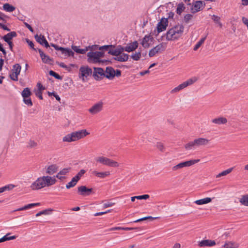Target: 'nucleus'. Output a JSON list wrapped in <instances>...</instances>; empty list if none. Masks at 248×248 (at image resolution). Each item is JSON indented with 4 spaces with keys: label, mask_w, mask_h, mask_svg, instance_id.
<instances>
[{
    "label": "nucleus",
    "mask_w": 248,
    "mask_h": 248,
    "mask_svg": "<svg viewBox=\"0 0 248 248\" xmlns=\"http://www.w3.org/2000/svg\"><path fill=\"white\" fill-rule=\"evenodd\" d=\"M138 45L139 44L137 41L128 44L124 47L121 45H118L116 46L115 49H110L108 53L113 56H118L123 52L124 51H125L127 52H133L138 48Z\"/></svg>",
    "instance_id": "nucleus-2"
},
{
    "label": "nucleus",
    "mask_w": 248,
    "mask_h": 248,
    "mask_svg": "<svg viewBox=\"0 0 248 248\" xmlns=\"http://www.w3.org/2000/svg\"><path fill=\"white\" fill-rule=\"evenodd\" d=\"M56 63L59 65L60 67L64 68L67 70L68 69V67L63 62H56Z\"/></svg>",
    "instance_id": "nucleus-61"
},
{
    "label": "nucleus",
    "mask_w": 248,
    "mask_h": 248,
    "mask_svg": "<svg viewBox=\"0 0 248 248\" xmlns=\"http://www.w3.org/2000/svg\"><path fill=\"white\" fill-rule=\"evenodd\" d=\"M36 41L42 46H44L46 48L49 47V45L44 36L36 34L34 36Z\"/></svg>",
    "instance_id": "nucleus-15"
},
{
    "label": "nucleus",
    "mask_w": 248,
    "mask_h": 248,
    "mask_svg": "<svg viewBox=\"0 0 248 248\" xmlns=\"http://www.w3.org/2000/svg\"><path fill=\"white\" fill-rule=\"evenodd\" d=\"M93 174L100 178H104L106 177L109 175L110 172L108 171L105 172H98L97 171H93Z\"/></svg>",
    "instance_id": "nucleus-27"
},
{
    "label": "nucleus",
    "mask_w": 248,
    "mask_h": 248,
    "mask_svg": "<svg viewBox=\"0 0 248 248\" xmlns=\"http://www.w3.org/2000/svg\"><path fill=\"white\" fill-rule=\"evenodd\" d=\"M93 77L96 80H99L105 77V74L103 68L100 67H94Z\"/></svg>",
    "instance_id": "nucleus-9"
},
{
    "label": "nucleus",
    "mask_w": 248,
    "mask_h": 248,
    "mask_svg": "<svg viewBox=\"0 0 248 248\" xmlns=\"http://www.w3.org/2000/svg\"><path fill=\"white\" fill-rule=\"evenodd\" d=\"M37 146V143L34 140H30L28 143V146L30 148L35 147Z\"/></svg>",
    "instance_id": "nucleus-55"
},
{
    "label": "nucleus",
    "mask_w": 248,
    "mask_h": 248,
    "mask_svg": "<svg viewBox=\"0 0 248 248\" xmlns=\"http://www.w3.org/2000/svg\"><path fill=\"white\" fill-rule=\"evenodd\" d=\"M86 170H81L76 175L78 176L80 178L85 173Z\"/></svg>",
    "instance_id": "nucleus-60"
},
{
    "label": "nucleus",
    "mask_w": 248,
    "mask_h": 248,
    "mask_svg": "<svg viewBox=\"0 0 248 248\" xmlns=\"http://www.w3.org/2000/svg\"><path fill=\"white\" fill-rule=\"evenodd\" d=\"M196 146L207 145L209 142V140L205 139L200 138L194 140Z\"/></svg>",
    "instance_id": "nucleus-24"
},
{
    "label": "nucleus",
    "mask_w": 248,
    "mask_h": 248,
    "mask_svg": "<svg viewBox=\"0 0 248 248\" xmlns=\"http://www.w3.org/2000/svg\"><path fill=\"white\" fill-rule=\"evenodd\" d=\"M168 25V18L162 17L157 24V31L158 33L166 30Z\"/></svg>",
    "instance_id": "nucleus-13"
},
{
    "label": "nucleus",
    "mask_w": 248,
    "mask_h": 248,
    "mask_svg": "<svg viewBox=\"0 0 248 248\" xmlns=\"http://www.w3.org/2000/svg\"><path fill=\"white\" fill-rule=\"evenodd\" d=\"M21 67L19 64H16L13 66V71L15 73V79L14 81L18 80V76L19 75L21 71Z\"/></svg>",
    "instance_id": "nucleus-23"
},
{
    "label": "nucleus",
    "mask_w": 248,
    "mask_h": 248,
    "mask_svg": "<svg viewBox=\"0 0 248 248\" xmlns=\"http://www.w3.org/2000/svg\"><path fill=\"white\" fill-rule=\"evenodd\" d=\"M204 2L201 0H197L193 3L192 7L191 8V13L195 14L202 10L205 7Z\"/></svg>",
    "instance_id": "nucleus-10"
},
{
    "label": "nucleus",
    "mask_w": 248,
    "mask_h": 248,
    "mask_svg": "<svg viewBox=\"0 0 248 248\" xmlns=\"http://www.w3.org/2000/svg\"><path fill=\"white\" fill-rule=\"evenodd\" d=\"M23 102L25 104H26L28 106H32V102L30 97L28 98H23Z\"/></svg>",
    "instance_id": "nucleus-49"
},
{
    "label": "nucleus",
    "mask_w": 248,
    "mask_h": 248,
    "mask_svg": "<svg viewBox=\"0 0 248 248\" xmlns=\"http://www.w3.org/2000/svg\"><path fill=\"white\" fill-rule=\"evenodd\" d=\"M46 173L50 175H53L59 169V167L56 164H51L46 168Z\"/></svg>",
    "instance_id": "nucleus-17"
},
{
    "label": "nucleus",
    "mask_w": 248,
    "mask_h": 248,
    "mask_svg": "<svg viewBox=\"0 0 248 248\" xmlns=\"http://www.w3.org/2000/svg\"><path fill=\"white\" fill-rule=\"evenodd\" d=\"M57 180L55 176H43L40 177L33 182L30 186L31 188L33 190H38L46 186H50L54 185Z\"/></svg>",
    "instance_id": "nucleus-1"
},
{
    "label": "nucleus",
    "mask_w": 248,
    "mask_h": 248,
    "mask_svg": "<svg viewBox=\"0 0 248 248\" xmlns=\"http://www.w3.org/2000/svg\"><path fill=\"white\" fill-rule=\"evenodd\" d=\"M79 72L80 75L79 77L80 78H82L83 81H84V77L87 78L88 76L91 75L92 70V69L89 68L88 66H81L79 68Z\"/></svg>",
    "instance_id": "nucleus-12"
},
{
    "label": "nucleus",
    "mask_w": 248,
    "mask_h": 248,
    "mask_svg": "<svg viewBox=\"0 0 248 248\" xmlns=\"http://www.w3.org/2000/svg\"><path fill=\"white\" fill-rule=\"evenodd\" d=\"M76 185L73 182V181H71L70 182L68 183L66 185V188L67 189H69L71 187H73L75 186Z\"/></svg>",
    "instance_id": "nucleus-56"
},
{
    "label": "nucleus",
    "mask_w": 248,
    "mask_h": 248,
    "mask_svg": "<svg viewBox=\"0 0 248 248\" xmlns=\"http://www.w3.org/2000/svg\"><path fill=\"white\" fill-rule=\"evenodd\" d=\"M183 168L182 165V164L181 163H179L178 164L175 165V166H174L172 168V170L173 171H176V170H180V169H181Z\"/></svg>",
    "instance_id": "nucleus-54"
},
{
    "label": "nucleus",
    "mask_w": 248,
    "mask_h": 248,
    "mask_svg": "<svg viewBox=\"0 0 248 248\" xmlns=\"http://www.w3.org/2000/svg\"><path fill=\"white\" fill-rule=\"evenodd\" d=\"M52 211V210L50 209H46L43 211H41L38 213L36 214V217H39L42 215H48L50 214V212H51Z\"/></svg>",
    "instance_id": "nucleus-44"
},
{
    "label": "nucleus",
    "mask_w": 248,
    "mask_h": 248,
    "mask_svg": "<svg viewBox=\"0 0 248 248\" xmlns=\"http://www.w3.org/2000/svg\"><path fill=\"white\" fill-rule=\"evenodd\" d=\"M71 48L74 50V51H75V52H76V53L78 54L79 51V49H80V48H79V46H74V45H72L71 46Z\"/></svg>",
    "instance_id": "nucleus-62"
},
{
    "label": "nucleus",
    "mask_w": 248,
    "mask_h": 248,
    "mask_svg": "<svg viewBox=\"0 0 248 248\" xmlns=\"http://www.w3.org/2000/svg\"><path fill=\"white\" fill-rule=\"evenodd\" d=\"M114 204H115V203H114V202H108L107 203H105L103 204V206H104V208H108V207H111V206H113Z\"/></svg>",
    "instance_id": "nucleus-59"
},
{
    "label": "nucleus",
    "mask_w": 248,
    "mask_h": 248,
    "mask_svg": "<svg viewBox=\"0 0 248 248\" xmlns=\"http://www.w3.org/2000/svg\"><path fill=\"white\" fill-rule=\"evenodd\" d=\"M16 186L13 184H9L5 186H4L0 187V189L1 191V192L2 193L3 192L6 191V190H10L13 189Z\"/></svg>",
    "instance_id": "nucleus-39"
},
{
    "label": "nucleus",
    "mask_w": 248,
    "mask_h": 248,
    "mask_svg": "<svg viewBox=\"0 0 248 248\" xmlns=\"http://www.w3.org/2000/svg\"><path fill=\"white\" fill-rule=\"evenodd\" d=\"M156 147L161 152H164L165 150L164 144L161 142H157L156 143Z\"/></svg>",
    "instance_id": "nucleus-46"
},
{
    "label": "nucleus",
    "mask_w": 248,
    "mask_h": 248,
    "mask_svg": "<svg viewBox=\"0 0 248 248\" xmlns=\"http://www.w3.org/2000/svg\"><path fill=\"white\" fill-rule=\"evenodd\" d=\"M58 51L60 52L57 53V55L61 58H66L69 57H73L74 56V52L69 48L60 46Z\"/></svg>",
    "instance_id": "nucleus-7"
},
{
    "label": "nucleus",
    "mask_w": 248,
    "mask_h": 248,
    "mask_svg": "<svg viewBox=\"0 0 248 248\" xmlns=\"http://www.w3.org/2000/svg\"><path fill=\"white\" fill-rule=\"evenodd\" d=\"M192 17L193 16L192 15L186 14L184 16V21L186 23H188Z\"/></svg>",
    "instance_id": "nucleus-48"
},
{
    "label": "nucleus",
    "mask_w": 248,
    "mask_h": 248,
    "mask_svg": "<svg viewBox=\"0 0 248 248\" xmlns=\"http://www.w3.org/2000/svg\"><path fill=\"white\" fill-rule=\"evenodd\" d=\"M233 168H229L226 170H225L222 171L221 172L219 173L216 176V178H219L221 176H224L227 175V174L231 173L232 171V170H233Z\"/></svg>",
    "instance_id": "nucleus-33"
},
{
    "label": "nucleus",
    "mask_w": 248,
    "mask_h": 248,
    "mask_svg": "<svg viewBox=\"0 0 248 248\" xmlns=\"http://www.w3.org/2000/svg\"><path fill=\"white\" fill-rule=\"evenodd\" d=\"M149 195L148 194H144L142 195L137 196L134 197H132L131 198V200L132 202H134L135 199L137 200H146L149 198Z\"/></svg>",
    "instance_id": "nucleus-32"
},
{
    "label": "nucleus",
    "mask_w": 248,
    "mask_h": 248,
    "mask_svg": "<svg viewBox=\"0 0 248 248\" xmlns=\"http://www.w3.org/2000/svg\"><path fill=\"white\" fill-rule=\"evenodd\" d=\"M205 37H203V38H202L201 39V40L198 41L197 44H196V45L194 46V50L196 51L201 46V45L204 43L205 40Z\"/></svg>",
    "instance_id": "nucleus-43"
},
{
    "label": "nucleus",
    "mask_w": 248,
    "mask_h": 248,
    "mask_svg": "<svg viewBox=\"0 0 248 248\" xmlns=\"http://www.w3.org/2000/svg\"><path fill=\"white\" fill-rule=\"evenodd\" d=\"M103 103L102 101H99L98 103L94 104L89 109V112L94 115L100 112L103 109Z\"/></svg>",
    "instance_id": "nucleus-11"
},
{
    "label": "nucleus",
    "mask_w": 248,
    "mask_h": 248,
    "mask_svg": "<svg viewBox=\"0 0 248 248\" xmlns=\"http://www.w3.org/2000/svg\"><path fill=\"white\" fill-rule=\"evenodd\" d=\"M213 123L217 124H225L227 122V119L223 117H218L212 120Z\"/></svg>",
    "instance_id": "nucleus-25"
},
{
    "label": "nucleus",
    "mask_w": 248,
    "mask_h": 248,
    "mask_svg": "<svg viewBox=\"0 0 248 248\" xmlns=\"http://www.w3.org/2000/svg\"><path fill=\"white\" fill-rule=\"evenodd\" d=\"M17 36V33L16 31H11L6 35H4L2 38L6 43L12 42L11 40L14 37Z\"/></svg>",
    "instance_id": "nucleus-20"
},
{
    "label": "nucleus",
    "mask_w": 248,
    "mask_h": 248,
    "mask_svg": "<svg viewBox=\"0 0 248 248\" xmlns=\"http://www.w3.org/2000/svg\"><path fill=\"white\" fill-rule=\"evenodd\" d=\"M71 168H64L59 171V174L63 175H66L69 172Z\"/></svg>",
    "instance_id": "nucleus-51"
},
{
    "label": "nucleus",
    "mask_w": 248,
    "mask_h": 248,
    "mask_svg": "<svg viewBox=\"0 0 248 248\" xmlns=\"http://www.w3.org/2000/svg\"><path fill=\"white\" fill-rule=\"evenodd\" d=\"M87 47H88V50L91 49V50H94L98 48H99V46L97 45H94L92 46H87Z\"/></svg>",
    "instance_id": "nucleus-58"
},
{
    "label": "nucleus",
    "mask_w": 248,
    "mask_h": 248,
    "mask_svg": "<svg viewBox=\"0 0 248 248\" xmlns=\"http://www.w3.org/2000/svg\"><path fill=\"white\" fill-rule=\"evenodd\" d=\"M240 202L242 205L248 206V194L243 195L240 200Z\"/></svg>",
    "instance_id": "nucleus-34"
},
{
    "label": "nucleus",
    "mask_w": 248,
    "mask_h": 248,
    "mask_svg": "<svg viewBox=\"0 0 248 248\" xmlns=\"http://www.w3.org/2000/svg\"><path fill=\"white\" fill-rule=\"evenodd\" d=\"M26 41L28 44L29 46L31 48H32L34 50H35V51L38 50V49H36L34 47V44L29 39H26Z\"/></svg>",
    "instance_id": "nucleus-53"
},
{
    "label": "nucleus",
    "mask_w": 248,
    "mask_h": 248,
    "mask_svg": "<svg viewBox=\"0 0 248 248\" xmlns=\"http://www.w3.org/2000/svg\"><path fill=\"white\" fill-rule=\"evenodd\" d=\"M10 234H11V233H10V232L8 233L5 235L3 236L2 237V239H3L4 242L6 241L14 240V239H15L16 238V235H13V236L9 237L8 236L9 235H10Z\"/></svg>",
    "instance_id": "nucleus-42"
},
{
    "label": "nucleus",
    "mask_w": 248,
    "mask_h": 248,
    "mask_svg": "<svg viewBox=\"0 0 248 248\" xmlns=\"http://www.w3.org/2000/svg\"><path fill=\"white\" fill-rule=\"evenodd\" d=\"M115 76V71L111 67H107L106 69L105 77L108 79H112Z\"/></svg>",
    "instance_id": "nucleus-18"
},
{
    "label": "nucleus",
    "mask_w": 248,
    "mask_h": 248,
    "mask_svg": "<svg viewBox=\"0 0 248 248\" xmlns=\"http://www.w3.org/2000/svg\"><path fill=\"white\" fill-rule=\"evenodd\" d=\"M3 9L6 12H12L16 9V8L14 6L6 3L3 4Z\"/></svg>",
    "instance_id": "nucleus-29"
},
{
    "label": "nucleus",
    "mask_w": 248,
    "mask_h": 248,
    "mask_svg": "<svg viewBox=\"0 0 248 248\" xmlns=\"http://www.w3.org/2000/svg\"><path fill=\"white\" fill-rule=\"evenodd\" d=\"M195 146H196V145L194 140L193 141L188 142L185 145V147L187 150H191Z\"/></svg>",
    "instance_id": "nucleus-37"
},
{
    "label": "nucleus",
    "mask_w": 248,
    "mask_h": 248,
    "mask_svg": "<svg viewBox=\"0 0 248 248\" xmlns=\"http://www.w3.org/2000/svg\"><path fill=\"white\" fill-rule=\"evenodd\" d=\"M200 161V159H193L181 162L183 168L190 167Z\"/></svg>",
    "instance_id": "nucleus-26"
},
{
    "label": "nucleus",
    "mask_w": 248,
    "mask_h": 248,
    "mask_svg": "<svg viewBox=\"0 0 248 248\" xmlns=\"http://www.w3.org/2000/svg\"><path fill=\"white\" fill-rule=\"evenodd\" d=\"M216 245V242L214 240H203L200 242L199 246L201 247H211Z\"/></svg>",
    "instance_id": "nucleus-22"
},
{
    "label": "nucleus",
    "mask_w": 248,
    "mask_h": 248,
    "mask_svg": "<svg viewBox=\"0 0 248 248\" xmlns=\"http://www.w3.org/2000/svg\"><path fill=\"white\" fill-rule=\"evenodd\" d=\"M87 55L88 57V61L98 62H101L99 58L104 57V53L101 51L89 52Z\"/></svg>",
    "instance_id": "nucleus-6"
},
{
    "label": "nucleus",
    "mask_w": 248,
    "mask_h": 248,
    "mask_svg": "<svg viewBox=\"0 0 248 248\" xmlns=\"http://www.w3.org/2000/svg\"><path fill=\"white\" fill-rule=\"evenodd\" d=\"M49 74L50 76L54 77L56 79H62V77L61 76L52 70L49 71Z\"/></svg>",
    "instance_id": "nucleus-47"
},
{
    "label": "nucleus",
    "mask_w": 248,
    "mask_h": 248,
    "mask_svg": "<svg viewBox=\"0 0 248 248\" xmlns=\"http://www.w3.org/2000/svg\"><path fill=\"white\" fill-rule=\"evenodd\" d=\"M197 80V78H191L190 79H188L187 80L184 82L183 83L184 86L185 88L187 86L192 85L194 82H195Z\"/></svg>",
    "instance_id": "nucleus-35"
},
{
    "label": "nucleus",
    "mask_w": 248,
    "mask_h": 248,
    "mask_svg": "<svg viewBox=\"0 0 248 248\" xmlns=\"http://www.w3.org/2000/svg\"><path fill=\"white\" fill-rule=\"evenodd\" d=\"M186 9V7L184 5V4L183 2L180 3L177 5V7L176 9V13L180 15Z\"/></svg>",
    "instance_id": "nucleus-31"
},
{
    "label": "nucleus",
    "mask_w": 248,
    "mask_h": 248,
    "mask_svg": "<svg viewBox=\"0 0 248 248\" xmlns=\"http://www.w3.org/2000/svg\"><path fill=\"white\" fill-rule=\"evenodd\" d=\"M184 88H185V87H184L183 83H181L179 86H178L177 87H176L174 88L173 89H172L170 93H174L178 92L179 91H180V90H181Z\"/></svg>",
    "instance_id": "nucleus-45"
},
{
    "label": "nucleus",
    "mask_w": 248,
    "mask_h": 248,
    "mask_svg": "<svg viewBox=\"0 0 248 248\" xmlns=\"http://www.w3.org/2000/svg\"><path fill=\"white\" fill-rule=\"evenodd\" d=\"M197 80V78H191L190 79H188L187 80L184 82L183 83L184 86L185 88L187 86L192 85L194 82H195Z\"/></svg>",
    "instance_id": "nucleus-36"
},
{
    "label": "nucleus",
    "mask_w": 248,
    "mask_h": 248,
    "mask_svg": "<svg viewBox=\"0 0 248 248\" xmlns=\"http://www.w3.org/2000/svg\"><path fill=\"white\" fill-rule=\"evenodd\" d=\"M141 56V53L140 51H139L138 52H136L134 54H132L131 55V58L134 61H139Z\"/></svg>",
    "instance_id": "nucleus-41"
},
{
    "label": "nucleus",
    "mask_w": 248,
    "mask_h": 248,
    "mask_svg": "<svg viewBox=\"0 0 248 248\" xmlns=\"http://www.w3.org/2000/svg\"><path fill=\"white\" fill-rule=\"evenodd\" d=\"M115 56V57L113 58V59L121 62H126L128 60L129 58V55L123 52L120 54V55Z\"/></svg>",
    "instance_id": "nucleus-21"
},
{
    "label": "nucleus",
    "mask_w": 248,
    "mask_h": 248,
    "mask_svg": "<svg viewBox=\"0 0 248 248\" xmlns=\"http://www.w3.org/2000/svg\"><path fill=\"white\" fill-rule=\"evenodd\" d=\"M116 47V46L113 45H104L101 46L99 47V50H110L111 49H115ZM109 50H108L109 51Z\"/></svg>",
    "instance_id": "nucleus-38"
},
{
    "label": "nucleus",
    "mask_w": 248,
    "mask_h": 248,
    "mask_svg": "<svg viewBox=\"0 0 248 248\" xmlns=\"http://www.w3.org/2000/svg\"><path fill=\"white\" fill-rule=\"evenodd\" d=\"M223 247L224 248H237L238 245L236 243L229 242L228 243H226L224 245Z\"/></svg>",
    "instance_id": "nucleus-40"
},
{
    "label": "nucleus",
    "mask_w": 248,
    "mask_h": 248,
    "mask_svg": "<svg viewBox=\"0 0 248 248\" xmlns=\"http://www.w3.org/2000/svg\"><path fill=\"white\" fill-rule=\"evenodd\" d=\"M89 133L85 129H82L81 130L72 132L66 135L63 138V141L66 142H71L78 140L80 139H82L87 135H89Z\"/></svg>",
    "instance_id": "nucleus-4"
},
{
    "label": "nucleus",
    "mask_w": 248,
    "mask_h": 248,
    "mask_svg": "<svg viewBox=\"0 0 248 248\" xmlns=\"http://www.w3.org/2000/svg\"><path fill=\"white\" fill-rule=\"evenodd\" d=\"M35 95L38 97L40 99L42 100L43 99L42 96V92H40V91H36L35 92Z\"/></svg>",
    "instance_id": "nucleus-57"
},
{
    "label": "nucleus",
    "mask_w": 248,
    "mask_h": 248,
    "mask_svg": "<svg viewBox=\"0 0 248 248\" xmlns=\"http://www.w3.org/2000/svg\"><path fill=\"white\" fill-rule=\"evenodd\" d=\"M212 19L216 22L219 23L220 20V17L216 15H213L212 16Z\"/></svg>",
    "instance_id": "nucleus-64"
},
{
    "label": "nucleus",
    "mask_w": 248,
    "mask_h": 248,
    "mask_svg": "<svg viewBox=\"0 0 248 248\" xmlns=\"http://www.w3.org/2000/svg\"><path fill=\"white\" fill-rule=\"evenodd\" d=\"M166 49V45L163 43H160L151 49L149 53L150 57L154 56L156 54L161 53L164 51Z\"/></svg>",
    "instance_id": "nucleus-8"
},
{
    "label": "nucleus",
    "mask_w": 248,
    "mask_h": 248,
    "mask_svg": "<svg viewBox=\"0 0 248 248\" xmlns=\"http://www.w3.org/2000/svg\"><path fill=\"white\" fill-rule=\"evenodd\" d=\"M78 192L82 196H89L93 192V188H89L85 186H81L78 187Z\"/></svg>",
    "instance_id": "nucleus-14"
},
{
    "label": "nucleus",
    "mask_w": 248,
    "mask_h": 248,
    "mask_svg": "<svg viewBox=\"0 0 248 248\" xmlns=\"http://www.w3.org/2000/svg\"><path fill=\"white\" fill-rule=\"evenodd\" d=\"M31 94V93L29 88H25L21 93L23 98H28Z\"/></svg>",
    "instance_id": "nucleus-30"
},
{
    "label": "nucleus",
    "mask_w": 248,
    "mask_h": 248,
    "mask_svg": "<svg viewBox=\"0 0 248 248\" xmlns=\"http://www.w3.org/2000/svg\"><path fill=\"white\" fill-rule=\"evenodd\" d=\"M95 160L97 163L108 167H117L119 166L117 162L104 156L96 157L95 158Z\"/></svg>",
    "instance_id": "nucleus-5"
},
{
    "label": "nucleus",
    "mask_w": 248,
    "mask_h": 248,
    "mask_svg": "<svg viewBox=\"0 0 248 248\" xmlns=\"http://www.w3.org/2000/svg\"><path fill=\"white\" fill-rule=\"evenodd\" d=\"M184 27L182 24H178L172 27L166 33V39L172 41L178 39L182 35Z\"/></svg>",
    "instance_id": "nucleus-3"
},
{
    "label": "nucleus",
    "mask_w": 248,
    "mask_h": 248,
    "mask_svg": "<svg viewBox=\"0 0 248 248\" xmlns=\"http://www.w3.org/2000/svg\"><path fill=\"white\" fill-rule=\"evenodd\" d=\"M40 205V203L37 202V203H30L28 204L27 205H25V208L26 210L31 208L33 207L39 206Z\"/></svg>",
    "instance_id": "nucleus-52"
},
{
    "label": "nucleus",
    "mask_w": 248,
    "mask_h": 248,
    "mask_svg": "<svg viewBox=\"0 0 248 248\" xmlns=\"http://www.w3.org/2000/svg\"><path fill=\"white\" fill-rule=\"evenodd\" d=\"M38 51L39 53L40 57L42 60V62L45 63L52 64L51 62H53L52 59L50 58L48 56L46 55L43 51L40 49H38Z\"/></svg>",
    "instance_id": "nucleus-16"
},
{
    "label": "nucleus",
    "mask_w": 248,
    "mask_h": 248,
    "mask_svg": "<svg viewBox=\"0 0 248 248\" xmlns=\"http://www.w3.org/2000/svg\"><path fill=\"white\" fill-rule=\"evenodd\" d=\"M154 38L150 35H146L142 39L141 44L143 47L148 48L150 46L149 41L152 42Z\"/></svg>",
    "instance_id": "nucleus-19"
},
{
    "label": "nucleus",
    "mask_w": 248,
    "mask_h": 248,
    "mask_svg": "<svg viewBox=\"0 0 248 248\" xmlns=\"http://www.w3.org/2000/svg\"><path fill=\"white\" fill-rule=\"evenodd\" d=\"M212 201V199L210 198H205L204 199L197 200L195 203L198 205H202L210 202Z\"/></svg>",
    "instance_id": "nucleus-28"
},
{
    "label": "nucleus",
    "mask_w": 248,
    "mask_h": 248,
    "mask_svg": "<svg viewBox=\"0 0 248 248\" xmlns=\"http://www.w3.org/2000/svg\"><path fill=\"white\" fill-rule=\"evenodd\" d=\"M37 86L38 87V90L37 91L42 92L43 90L45 89V88L41 84V83H38Z\"/></svg>",
    "instance_id": "nucleus-63"
},
{
    "label": "nucleus",
    "mask_w": 248,
    "mask_h": 248,
    "mask_svg": "<svg viewBox=\"0 0 248 248\" xmlns=\"http://www.w3.org/2000/svg\"><path fill=\"white\" fill-rule=\"evenodd\" d=\"M157 217H153L151 216H148V217H144L138 219L134 221V222H140L141 221L146 220L148 219H155Z\"/></svg>",
    "instance_id": "nucleus-50"
}]
</instances>
